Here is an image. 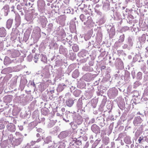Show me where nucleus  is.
I'll return each instance as SVG.
<instances>
[{"label": "nucleus", "mask_w": 148, "mask_h": 148, "mask_svg": "<svg viewBox=\"0 0 148 148\" xmlns=\"http://www.w3.org/2000/svg\"><path fill=\"white\" fill-rule=\"evenodd\" d=\"M6 35V30L4 28L0 29V37H5Z\"/></svg>", "instance_id": "1"}, {"label": "nucleus", "mask_w": 148, "mask_h": 148, "mask_svg": "<svg viewBox=\"0 0 148 148\" xmlns=\"http://www.w3.org/2000/svg\"><path fill=\"white\" fill-rule=\"evenodd\" d=\"M67 106L69 107H71L74 103V101L73 99H69L66 101Z\"/></svg>", "instance_id": "2"}, {"label": "nucleus", "mask_w": 148, "mask_h": 148, "mask_svg": "<svg viewBox=\"0 0 148 148\" xmlns=\"http://www.w3.org/2000/svg\"><path fill=\"white\" fill-rule=\"evenodd\" d=\"M13 22V20L9 19L8 20L6 23V27L8 29H10L11 27Z\"/></svg>", "instance_id": "3"}, {"label": "nucleus", "mask_w": 148, "mask_h": 148, "mask_svg": "<svg viewBox=\"0 0 148 148\" xmlns=\"http://www.w3.org/2000/svg\"><path fill=\"white\" fill-rule=\"evenodd\" d=\"M141 123V119L140 118H137L134 121V123L136 125L138 123Z\"/></svg>", "instance_id": "4"}, {"label": "nucleus", "mask_w": 148, "mask_h": 148, "mask_svg": "<svg viewBox=\"0 0 148 148\" xmlns=\"http://www.w3.org/2000/svg\"><path fill=\"white\" fill-rule=\"evenodd\" d=\"M125 35L123 34L120 36L119 39V42H123L124 40Z\"/></svg>", "instance_id": "5"}, {"label": "nucleus", "mask_w": 148, "mask_h": 148, "mask_svg": "<svg viewBox=\"0 0 148 148\" xmlns=\"http://www.w3.org/2000/svg\"><path fill=\"white\" fill-rule=\"evenodd\" d=\"M72 49L74 51L76 52L79 50V48L77 45H75L72 47Z\"/></svg>", "instance_id": "6"}, {"label": "nucleus", "mask_w": 148, "mask_h": 148, "mask_svg": "<svg viewBox=\"0 0 148 148\" xmlns=\"http://www.w3.org/2000/svg\"><path fill=\"white\" fill-rule=\"evenodd\" d=\"M41 112L42 114L45 116L48 113V110L46 109H42L41 110Z\"/></svg>", "instance_id": "7"}, {"label": "nucleus", "mask_w": 148, "mask_h": 148, "mask_svg": "<svg viewBox=\"0 0 148 148\" xmlns=\"http://www.w3.org/2000/svg\"><path fill=\"white\" fill-rule=\"evenodd\" d=\"M80 19L82 21H85L86 18L85 16L83 14H82L80 16Z\"/></svg>", "instance_id": "8"}, {"label": "nucleus", "mask_w": 148, "mask_h": 148, "mask_svg": "<svg viewBox=\"0 0 148 148\" xmlns=\"http://www.w3.org/2000/svg\"><path fill=\"white\" fill-rule=\"evenodd\" d=\"M38 59V56L37 54H36L34 55V62L36 63L37 62Z\"/></svg>", "instance_id": "9"}, {"label": "nucleus", "mask_w": 148, "mask_h": 148, "mask_svg": "<svg viewBox=\"0 0 148 148\" xmlns=\"http://www.w3.org/2000/svg\"><path fill=\"white\" fill-rule=\"evenodd\" d=\"M75 71L72 74L73 77L74 78H76L78 76V74L77 73L75 74Z\"/></svg>", "instance_id": "10"}, {"label": "nucleus", "mask_w": 148, "mask_h": 148, "mask_svg": "<svg viewBox=\"0 0 148 148\" xmlns=\"http://www.w3.org/2000/svg\"><path fill=\"white\" fill-rule=\"evenodd\" d=\"M75 143L78 145H80L82 144L81 141L80 140H77L75 142Z\"/></svg>", "instance_id": "11"}, {"label": "nucleus", "mask_w": 148, "mask_h": 148, "mask_svg": "<svg viewBox=\"0 0 148 148\" xmlns=\"http://www.w3.org/2000/svg\"><path fill=\"white\" fill-rule=\"evenodd\" d=\"M143 139V136L140 137L139 138L138 140V142L139 143H141V141Z\"/></svg>", "instance_id": "12"}, {"label": "nucleus", "mask_w": 148, "mask_h": 148, "mask_svg": "<svg viewBox=\"0 0 148 148\" xmlns=\"http://www.w3.org/2000/svg\"><path fill=\"white\" fill-rule=\"evenodd\" d=\"M106 68V66H102L101 67V70H104Z\"/></svg>", "instance_id": "13"}, {"label": "nucleus", "mask_w": 148, "mask_h": 148, "mask_svg": "<svg viewBox=\"0 0 148 148\" xmlns=\"http://www.w3.org/2000/svg\"><path fill=\"white\" fill-rule=\"evenodd\" d=\"M76 92H77V91H74V95H75V96H76L77 97V96H78V95H77L75 94V93H76Z\"/></svg>", "instance_id": "14"}, {"label": "nucleus", "mask_w": 148, "mask_h": 148, "mask_svg": "<svg viewBox=\"0 0 148 148\" xmlns=\"http://www.w3.org/2000/svg\"><path fill=\"white\" fill-rule=\"evenodd\" d=\"M65 109L64 108H62L61 110L62 112H64L65 111Z\"/></svg>", "instance_id": "15"}, {"label": "nucleus", "mask_w": 148, "mask_h": 148, "mask_svg": "<svg viewBox=\"0 0 148 148\" xmlns=\"http://www.w3.org/2000/svg\"><path fill=\"white\" fill-rule=\"evenodd\" d=\"M13 127V130H10V131H11L12 132H14V129H15L13 127Z\"/></svg>", "instance_id": "16"}, {"label": "nucleus", "mask_w": 148, "mask_h": 148, "mask_svg": "<svg viewBox=\"0 0 148 148\" xmlns=\"http://www.w3.org/2000/svg\"><path fill=\"white\" fill-rule=\"evenodd\" d=\"M36 136L37 137H40V135L39 133H37L36 134Z\"/></svg>", "instance_id": "17"}, {"label": "nucleus", "mask_w": 148, "mask_h": 148, "mask_svg": "<svg viewBox=\"0 0 148 148\" xmlns=\"http://www.w3.org/2000/svg\"><path fill=\"white\" fill-rule=\"evenodd\" d=\"M41 130V129H37V130L38 131V132L40 130Z\"/></svg>", "instance_id": "18"}, {"label": "nucleus", "mask_w": 148, "mask_h": 148, "mask_svg": "<svg viewBox=\"0 0 148 148\" xmlns=\"http://www.w3.org/2000/svg\"><path fill=\"white\" fill-rule=\"evenodd\" d=\"M94 125H93L92 126V127H91V128L92 129H93V127H94Z\"/></svg>", "instance_id": "19"}, {"label": "nucleus", "mask_w": 148, "mask_h": 148, "mask_svg": "<svg viewBox=\"0 0 148 148\" xmlns=\"http://www.w3.org/2000/svg\"><path fill=\"white\" fill-rule=\"evenodd\" d=\"M16 134L17 135V134H19V132H16Z\"/></svg>", "instance_id": "20"}, {"label": "nucleus", "mask_w": 148, "mask_h": 148, "mask_svg": "<svg viewBox=\"0 0 148 148\" xmlns=\"http://www.w3.org/2000/svg\"><path fill=\"white\" fill-rule=\"evenodd\" d=\"M1 125H2V128H3L4 127V125H2V124H1Z\"/></svg>", "instance_id": "21"}, {"label": "nucleus", "mask_w": 148, "mask_h": 148, "mask_svg": "<svg viewBox=\"0 0 148 148\" xmlns=\"http://www.w3.org/2000/svg\"><path fill=\"white\" fill-rule=\"evenodd\" d=\"M28 5H31V3H28Z\"/></svg>", "instance_id": "22"}, {"label": "nucleus", "mask_w": 148, "mask_h": 148, "mask_svg": "<svg viewBox=\"0 0 148 148\" xmlns=\"http://www.w3.org/2000/svg\"><path fill=\"white\" fill-rule=\"evenodd\" d=\"M57 116H59V113H57Z\"/></svg>", "instance_id": "23"}, {"label": "nucleus", "mask_w": 148, "mask_h": 148, "mask_svg": "<svg viewBox=\"0 0 148 148\" xmlns=\"http://www.w3.org/2000/svg\"><path fill=\"white\" fill-rule=\"evenodd\" d=\"M25 5L26 6H27V3L26 4H25Z\"/></svg>", "instance_id": "24"}, {"label": "nucleus", "mask_w": 148, "mask_h": 148, "mask_svg": "<svg viewBox=\"0 0 148 148\" xmlns=\"http://www.w3.org/2000/svg\"><path fill=\"white\" fill-rule=\"evenodd\" d=\"M39 140L38 141H37V142H39Z\"/></svg>", "instance_id": "25"}, {"label": "nucleus", "mask_w": 148, "mask_h": 148, "mask_svg": "<svg viewBox=\"0 0 148 148\" xmlns=\"http://www.w3.org/2000/svg\"><path fill=\"white\" fill-rule=\"evenodd\" d=\"M58 148H60V147H58Z\"/></svg>", "instance_id": "26"}]
</instances>
